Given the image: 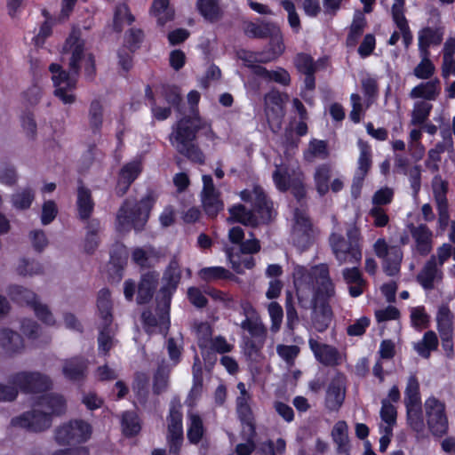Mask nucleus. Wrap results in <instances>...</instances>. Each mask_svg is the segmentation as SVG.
I'll list each match as a JSON object with an SVG mask.
<instances>
[{
	"label": "nucleus",
	"mask_w": 455,
	"mask_h": 455,
	"mask_svg": "<svg viewBox=\"0 0 455 455\" xmlns=\"http://www.w3.org/2000/svg\"><path fill=\"white\" fill-rule=\"evenodd\" d=\"M65 51L71 52L69 72L64 70L60 64L52 63L49 70L52 73L54 86V95L64 104L75 102L73 91L76 87L77 76L81 68V61L84 59V75L92 78L96 73L95 58L89 53L84 58V45L78 38H68L64 45Z\"/></svg>",
	"instance_id": "obj_1"
},
{
	"label": "nucleus",
	"mask_w": 455,
	"mask_h": 455,
	"mask_svg": "<svg viewBox=\"0 0 455 455\" xmlns=\"http://www.w3.org/2000/svg\"><path fill=\"white\" fill-rule=\"evenodd\" d=\"M206 128L212 132L196 110L194 116H185L176 122L170 141L180 155L194 163L204 164V155L195 141L198 132Z\"/></svg>",
	"instance_id": "obj_2"
},
{
	"label": "nucleus",
	"mask_w": 455,
	"mask_h": 455,
	"mask_svg": "<svg viewBox=\"0 0 455 455\" xmlns=\"http://www.w3.org/2000/svg\"><path fill=\"white\" fill-rule=\"evenodd\" d=\"M156 200L157 195L152 189L148 190L146 195L132 205L128 199H125L116 214L118 226L131 225L137 231L142 230Z\"/></svg>",
	"instance_id": "obj_3"
},
{
	"label": "nucleus",
	"mask_w": 455,
	"mask_h": 455,
	"mask_svg": "<svg viewBox=\"0 0 455 455\" xmlns=\"http://www.w3.org/2000/svg\"><path fill=\"white\" fill-rule=\"evenodd\" d=\"M272 179L279 192L285 193L290 190L298 203L305 199L307 191L304 184V173L299 167L291 169L285 164H275Z\"/></svg>",
	"instance_id": "obj_4"
},
{
	"label": "nucleus",
	"mask_w": 455,
	"mask_h": 455,
	"mask_svg": "<svg viewBox=\"0 0 455 455\" xmlns=\"http://www.w3.org/2000/svg\"><path fill=\"white\" fill-rule=\"evenodd\" d=\"M164 283L156 294V300H158V309L162 311L161 318L169 323V310L173 294L181 280V270L177 259L170 260L164 273Z\"/></svg>",
	"instance_id": "obj_5"
},
{
	"label": "nucleus",
	"mask_w": 455,
	"mask_h": 455,
	"mask_svg": "<svg viewBox=\"0 0 455 455\" xmlns=\"http://www.w3.org/2000/svg\"><path fill=\"white\" fill-rule=\"evenodd\" d=\"M242 201L251 204V211L262 224L270 223L275 218L272 200L259 185H254L252 189H243L240 192Z\"/></svg>",
	"instance_id": "obj_6"
},
{
	"label": "nucleus",
	"mask_w": 455,
	"mask_h": 455,
	"mask_svg": "<svg viewBox=\"0 0 455 455\" xmlns=\"http://www.w3.org/2000/svg\"><path fill=\"white\" fill-rule=\"evenodd\" d=\"M8 295L13 302L30 307L42 323L47 325L55 324L52 312L46 305L40 303L34 291L21 285H11L8 289Z\"/></svg>",
	"instance_id": "obj_7"
},
{
	"label": "nucleus",
	"mask_w": 455,
	"mask_h": 455,
	"mask_svg": "<svg viewBox=\"0 0 455 455\" xmlns=\"http://www.w3.org/2000/svg\"><path fill=\"white\" fill-rule=\"evenodd\" d=\"M7 380L23 394L44 393L52 386L51 379L39 371H18L11 374Z\"/></svg>",
	"instance_id": "obj_8"
},
{
	"label": "nucleus",
	"mask_w": 455,
	"mask_h": 455,
	"mask_svg": "<svg viewBox=\"0 0 455 455\" xmlns=\"http://www.w3.org/2000/svg\"><path fill=\"white\" fill-rule=\"evenodd\" d=\"M92 426L83 419L70 420L55 430V440L60 445L86 443L92 435Z\"/></svg>",
	"instance_id": "obj_9"
},
{
	"label": "nucleus",
	"mask_w": 455,
	"mask_h": 455,
	"mask_svg": "<svg viewBox=\"0 0 455 455\" xmlns=\"http://www.w3.org/2000/svg\"><path fill=\"white\" fill-rule=\"evenodd\" d=\"M425 411L427 427L435 437H443L448 433L449 423L445 411V403L435 396L425 401Z\"/></svg>",
	"instance_id": "obj_10"
},
{
	"label": "nucleus",
	"mask_w": 455,
	"mask_h": 455,
	"mask_svg": "<svg viewBox=\"0 0 455 455\" xmlns=\"http://www.w3.org/2000/svg\"><path fill=\"white\" fill-rule=\"evenodd\" d=\"M52 419L49 413L33 409L12 418L11 424L13 427H19L29 432L38 433L49 428L52 426Z\"/></svg>",
	"instance_id": "obj_11"
},
{
	"label": "nucleus",
	"mask_w": 455,
	"mask_h": 455,
	"mask_svg": "<svg viewBox=\"0 0 455 455\" xmlns=\"http://www.w3.org/2000/svg\"><path fill=\"white\" fill-rule=\"evenodd\" d=\"M329 243L339 265L347 262L360 264L362 260V249L354 248L342 235L331 233L329 237Z\"/></svg>",
	"instance_id": "obj_12"
},
{
	"label": "nucleus",
	"mask_w": 455,
	"mask_h": 455,
	"mask_svg": "<svg viewBox=\"0 0 455 455\" xmlns=\"http://www.w3.org/2000/svg\"><path fill=\"white\" fill-rule=\"evenodd\" d=\"M143 172V164L140 159H134L124 164L117 173V180L115 186V194L123 197L127 194L132 183Z\"/></svg>",
	"instance_id": "obj_13"
},
{
	"label": "nucleus",
	"mask_w": 455,
	"mask_h": 455,
	"mask_svg": "<svg viewBox=\"0 0 455 455\" xmlns=\"http://www.w3.org/2000/svg\"><path fill=\"white\" fill-rule=\"evenodd\" d=\"M407 228L414 241L412 252L427 257L433 250V232L427 224L421 223L418 226L409 223Z\"/></svg>",
	"instance_id": "obj_14"
},
{
	"label": "nucleus",
	"mask_w": 455,
	"mask_h": 455,
	"mask_svg": "<svg viewBox=\"0 0 455 455\" xmlns=\"http://www.w3.org/2000/svg\"><path fill=\"white\" fill-rule=\"evenodd\" d=\"M308 345L315 358L321 364L327 367H336L341 364V355L334 346L320 343L313 338L308 339Z\"/></svg>",
	"instance_id": "obj_15"
},
{
	"label": "nucleus",
	"mask_w": 455,
	"mask_h": 455,
	"mask_svg": "<svg viewBox=\"0 0 455 455\" xmlns=\"http://www.w3.org/2000/svg\"><path fill=\"white\" fill-rule=\"evenodd\" d=\"M238 420L243 427L241 436L245 443H238L235 446V451L237 455H251L256 450V419H248L244 416L243 419H238Z\"/></svg>",
	"instance_id": "obj_16"
},
{
	"label": "nucleus",
	"mask_w": 455,
	"mask_h": 455,
	"mask_svg": "<svg viewBox=\"0 0 455 455\" xmlns=\"http://www.w3.org/2000/svg\"><path fill=\"white\" fill-rule=\"evenodd\" d=\"M443 278L441 267L437 265L435 254H432L416 275L417 283L426 291L435 288V282Z\"/></svg>",
	"instance_id": "obj_17"
},
{
	"label": "nucleus",
	"mask_w": 455,
	"mask_h": 455,
	"mask_svg": "<svg viewBox=\"0 0 455 455\" xmlns=\"http://www.w3.org/2000/svg\"><path fill=\"white\" fill-rule=\"evenodd\" d=\"M245 66L251 73L267 82H274L283 86L291 84L290 73L283 68L278 67L275 70H268L259 64H254L249 60H245Z\"/></svg>",
	"instance_id": "obj_18"
},
{
	"label": "nucleus",
	"mask_w": 455,
	"mask_h": 455,
	"mask_svg": "<svg viewBox=\"0 0 455 455\" xmlns=\"http://www.w3.org/2000/svg\"><path fill=\"white\" fill-rule=\"evenodd\" d=\"M159 282V273L153 270L148 271L140 275L138 283V292L136 302L138 305L149 303L156 291Z\"/></svg>",
	"instance_id": "obj_19"
},
{
	"label": "nucleus",
	"mask_w": 455,
	"mask_h": 455,
	"mask_svg": "<svg viewBox=\"0 0 455 455\" xmlns=\"http://www.w3.org/2000/svg\"><path fill=\"white\" fill-rule=\"evenodd\" d=\"M405 0H394L391 7V15L394 23L401 32L403 43L405 48H408L413 40L409 22L405 17Z\"/></svg>",
	"instance_id": "obj_20"
},
{
	"label": "nucleus",
	"mask_w": 455,
	"mask_h": 455,
	"mask_svg": "<svg viewBox=\"0 0 455 455\" xmlns=\"http://www.w3.org/2000/svg\"><path fill=\"white\" fill-rule=\"evenodd\" d=\"M88 362L83 356H74L64 361L62 374L69 381L82 382L85 379Z\"/></svg>",
	"instance_id": "obj_21"
},
{
	"label": "nucleus",
	"mask_w": 455,
	"mask_h": 455,
	"mask_svg": "<svg viewBox=\"0 0 455 455\" xmlns=\"http://www.w3.org/2000/svg\"><path fill=\"white\" fill-rule=\"evenodd\" d=\"M156 315L150 308L144 309L140 315L141 323L146 333L151 334L156 327H159L160 332L166 336L171 327V309L169 310V323H167L161 318L162 311L158 309V300H156Z\"/></svg>",
	"instance_id": "obj_22"
},
{
	"label": "nucleus",
	"mask_w": 455,
	"mask_h": 455,
	"mask_svg": "<svg viewBox=\"0 0 455 455\" xmlns=\"http://www.w3.org/2000/svg\"><path fill=\"white\" fill-rule=\"evenodd\" d=\"M318 277L320 281L315 291L314 299L317 301L319 305L330 306L329 301L335 294V287L326 266L323 265L321 267Z\"/></svg>",
	"instance_id": "obj_23"
},
{
	"label": "nucleus",
	"mask_w": 455,
	"mask_h": 455,
	"mask_svg": "<svg viewBox=\"0 0 455 455\" xmlns=\"http://www.w3.org/2000/svg\"><path fill=\"white\" fill-rule=\"evenodd\" d=\"M24 347V339L20 333L9 328L0 330V348L7 356L20 354Z\"/></svg>",
	"instance_id": "obj_24"
},
{
	"label": "nucleus",
	"mask_w": 455,
	"mask_h": 455,
	"mask_svg": "<svg viewBox=\"0 0 455 455\" xmlns=\"http://www.w3.org/2000/svg\"><path fill=\"white\" fill-rule=\"evenodd\" d=\"M77 183L76 208L78 218L82 221H88L94 211L95 204L92 191L84 185L83 180L79 179Z\"/></svg>",
	"instance_id": "obj_25"
},
{
	"label": "nucleus",
	"mask_w": 455,
	"mask_h": 455,
	"mask_svg": "<svg viewBox=\"0 0 455 455\" xmlns=\"http://www.w3.org/2000/svg\"><path fill=\"white\" fill-rule=\"evenodd\" d=\"M267 39H269L267 50L258 53L259 58L257 61L259 63H267L275 60L284 52L285 46L279 26H277V30L273 31Z\"/></svg>",
	"instance_id": "obj_26"
},
{
	"label": "nucleus",
	"mask_w": 455,
	"mask_h": 455,
	"mask_svg": "<svg viewBox=\"0 0 455 455\" xmlns=\"http://www.w3.org/2000/svg\"><path fill=\"white\" fill-rule=\"evenodd\" d=\"M346 396V388L342 381L333 379L330 382L325 395V407L330 411H338Z\"/></svg>",
	"instance_id": "obj_27"
},
{
	"label": "nucleus",
	"mask_w": 455,
	"mask_h": 455,
	"mask_svg": "<svg viewBox=\"0 0 455 455\" xmlns=\"http://www.w3.org/2000/svg\"><path fill=\"white\" fill-rule=\"evenodd\" d=\"M342 275L345 282L349 284L348 291L351 297L357 298L363 293L367 281L363 278L358 267L344 268Z\"/></svg>",
	"instance_id": "obj_28"
},
{
	"label": "nucleus",
	"mask_w": 455,
	"mask_h": 455,
	"mask_svg": "<svg viewBox=\"0 0 455 455\" xmlns=\"http://www.w3.org/2000/svg\"><path fill=\"white\" fill-rule=\"evenodd\" d=\"M440 92V80L435 77L414 86L410 92V97L411 99H422L427 102L435 101L438 98Z\"/></svg>",
	"instance_id": "obj_29"
},
{
	"label": "nucleus",
	"mask_w": 455,
	"mask_h": 455,
	"mask_svg": "<svg viewBox=\"0 0 455 455\" xmlns=\"http://www.w3.org/2000/svg\"><path fill=\"white\" fill-rule=\"evenodd\" d=\"M275 22L259 20V22L249 21L245 23L243 31L246 36L251 39H267L273 31L277 30Z\"/></svg>",
	"instance_id": "obj_30"
},
{
	"label": "nucleus",
	"mask_w": 455,
	"mask_h": 455,
	"mask_svg": "<svg viewBox=\"0 0 455 455\" xmlns=\"http://www.w3.org/2000/svg\"><path fill=\"white\" fill-rule=\"evenodd\" d=\"M36 404L47 409L46 411L51 415H61L66 411V401L62 395L55 394H46L38 397Z\"/></svg>",
	"instance_id": "obj_31"
},
{
	"label": "nucleus",
	"mask_w": 455,
	"mask_h": 455,
	"mask_svg": "<svg viewBox=\"0 0 455 455\" xmlns=\"http://www.w3.org/2000/svg\"><path fill=\"white\" fill-rule=\"evenodd\" d=\"M230 223H241L244 226H256L259 221L251 210H248L243 204H236L228 209Z\"/></svg>",
	"instance_id": "obj_32"
},
{
	"label": "nucleus",
	"mask_w": 455,
	"mask_h": 455,
	"mask_svg": "<svg viewBox=\"0 0 455 455\" xmlns=\"http://www.w3.org/2000/svg\"><path fill=\"white\" fill-rule=\"evenodd\" d=\"M196 10L208 22H217L222 17V10L219 0H196Z\"/></svg>",
	"instance_id": "obj_33"
},
{
	"label": "nucleus",
	"mask_w": 455,
	"mask_h": 455,
	"mask_svg": "<svg viewBox=\"0 0 455 455\" xmlns=\"http://www.w3.org/2000/svg\"><path fill=\"white\" fill-rule=\"evenodd\" d=\"M444 27H424L418 33V42L428 47H437L443 40Z\"/></svg>",
	"instance_id": "obj_34"
},
{
	"label": "nucleus",
	"mask_w": 455,
	"mask_h": 455,
	"mask_svg": "<svg viewBox=\"0 0 455 455\" xmlns=\"http://www.w3.org/2000/svg\"><path fill=\"white\" fill-rule=\"evenodd\" d=\"M237 388L240 391V395L235 400V411L237 419L246 417L248 419L255 418L253 411L251 407L250 402L251 400V394L247 391L243 382L237 384Z\"/></svg>",
	"instance_id": "obj_35"
},
{
	"label": "nucleus",
	"mask_w": 455,
	"mask_h": 455,
	"mask_svg": "<svg viewBox=\"0 0 455 455\" xmlns=\"http://www.w3.org/2000/svg\"><path fill=\"white\" fill-rule=\"evenodd\" d=\"M150 13L157 18L159 26H164L174 19V9L170 6V0H153Z\"/></svg>",
	"instance_id": "obj_36"
},
{
	"label": "nucleus",
	"mask_w": 455,
	"mask_h": 455,
	"mask_svg": "<svg viewBox=\"0 0 455 455\" xmlns=\"http://www.w3.org/2000/svg\"><path fill=\"white\" fill-rule=\"evenodd\" d=\"M453 318L448 305L443 304L439 307L436 314V327L440 337L453 334Z\"/></svg>",
	"instance_id": "obj_37"
},
{
	"label": "nucleus",
	"mask_w": 455,
	"mask_h": 455,
	"mask_svg": "<svg viewBox=\"0 0 455 455\" xmlns=\"http://www.w3.org/2000/svg\"><path fill=\"white\" fill-rule=\"evenodd\" d=\"M135 17L130 11L126 4H119L115 7L113 16V30L116 33H121L124 30V24L132 25Z\"/></svg>",
	"instance_id": "obj_38"
},
{
	"label": "nucleus",
	"mask_w": 455,
	"mask_h": 455,
	"mask_svg": "<svg viewBox=\"0 0 455 455\" xmlns=\"http://www.w3.org/2000/svg\"><path fill=\"white\" fill-rule=\"evenodd\" d=\"M122 432L125 437H134L141 430L140 420L138 414L132 411H125L121 419Z\"/></svg>",
	"instance_id": "obj_39"
},
{
	"label": "nucleus",
	"mask_w": 455,
	"mask_h": 455,
	"mask_svg": "<svg viewBox=\"0 0 455 455\" xmlns=\"http://www.w3.org/2000/svg\"><path fill=\"white\" fill-rule=\"evenodd\" d=\"M367 26V20L363 13L358 12L355 13L353 21L350 25L347 36V45L349 47L355 46L363 36L364 28Z\"/></svg>",
	"instance_id": "obj_40"
},
{
	"label": "nucleus",
	"mask_w": 455,
	"mask_h": 455,
	"mask_svg": "<svg viewBox=\"0 0 455 455\" xmlns=\"http://www.w3.org/2000/svg\"><path fill=\"white\" fill-rule=\"evenodd\" d=\"M439 345L438 338L434 331H427L424 333L420 341L415 344V350L425 359H428L433 351L437 350Z\"/></svg>",
	"instance_id": "obj_41"
},
{
	"label": "nucleus",
	"mask_w": 455,
	"mask_h": 455,
	"mask_svg": "<svg viewBox=\"0 0 455 455\" xmlns=\"http://www.w3.org/2000/svg\"><path fill=\"white\" fill-rule=\"evenodd\" d=\"M201 280L211 283L219 280H233L235 275L224 267H205L198 271Z\"/></svg>",
	"instance_id": "obj_42"
},
{
	"label": "nucleus",
	"mask_w": 455,
	"mask_h": 455,
	"mask_svg": "<svg viewBox=\"0 0 455 455\" xmlns=\"http://www.w3.org/2000/svg\"><path fill=\"white\" fill-rule=\"evenodd\" d=\"M405 407L422 405L419 391V382L415 374L410 375L404 391Z\"/></svg>",
	"instance_id": "obj_43"
},
{
	"label": "nucleus",
	"mask_w": 455,
	"mask_h": 455,
	"mask_svg": "<svg viewBox=\"0 0 455 455\" xmlns=\"http://www.w3.org/2000/svg\"><path fill=\"white\" fill-rule=\"evenodd\" d=\"M97 308L102 321L108 320V323H113L112 301L109 289L102 288L99 291L97 297Z\"/></svg>",
	"instance_id": "obj_44"
},
{
	"label": "nucleus",
	"mask_w": 455,
	"mask_h": 455,
	"mask_svg": "<svg viewBox=\"0 0 455 455\" xmlns=\"http://www.w3.org/2000/svg\"><path fill=\"white\" fill-rule=\"evenodd\" d=\"M331 174V168L328 164H320L315 169L314 180L316 191L321 196H325L329 192Z\"/></svg>",
	"instance_id": "obj_45"
},
{
	"label": "nucleus",
	"mask_w": 455,
	"mask_h": 455,
	"mask_svg": "<svg viewBox=\"0 0 455 455\" xmlns=\"http://www.w3.org/2000/svg\"><path fill=\"white\" fill-rule=\"evenodd\" d=\"M112 323L108 320L102 321L99 335H98V350L99 354L108 356L113 347V337L111 335Z\"/></svg>",
	"instance_id": "obj_46"
},
{
	"label": "nucleus",
	"mask_w": 455,
	"mask_h": 455,
	"mask_svg": "<svg viewBox=\"0 0 455 455\" xmlns=\"http://www.w3.org/2000/svg\"><path fill=\"white\" fill-rule=\"evenodd\" d=\"M182 404L179 396H173L170 402L167 416L168 429L183 428Z\"/></svg>",
	"instance_id": "obj_47"
},
{
	"label": "nucleus",
	"mask_w": 455,
	"mask_h": 455,
	"mask_svg": "<svg viewBox=\"0 0 455 455\" xmlns=\"http://www.w3.org/2000/svg\"><path fill=\"white\" fill-rule=\"evenodd\" d=\"M103 124V107L100 100H93L90 104L89 124L94 135H100Z\"/></svg>",
	"instance_id": "obj_48"
},
{
	"label": "nucleus",
	"mask_w": 455,
	"mask_h": 455,
	"mask_svg": "<svg viewBox=\"0 0 455 455\" xmlns=\"http://www.w3.org/2000/svg\"><path fill=\"white\" fill-rule=\"evenodd\" d=\"M145 98L150 103V110L153 117L157 121H164L168 119L172 115V108L170 107H159L156 105L152 87L147 84L145 87Z\"/></svg>",
	"instance_id": "obj_49"
},
{
	"label": "nucleus",
	"mask_w": 455,
	"mask_h": 455,
	"mask_svg": "<svg viewBox=\"0 0 455 455\" xmlns=\"http://www.w3.org/2000/svg\"><path fill=\"white\" fill-rule=\"evenodd\" d=\"M204 434V427L202 418L198 414H191L188 423L187 436L193 444H197Z\"/></svg>",
	"instance_id": "obj_50"
},
{
	"label": "nucleus",
	"mask_w": 455,
	"mask_h": 455,
	"mask_svg": "<svg viewBox=\"0 0 455 455\" xmlns=\"http://www.w3.org/2000/svg\"><path fill=\"white\" fill-rule=\"evenodd\" d=\"M201 200L205 214L211 219L216 218L224 208L223 201L220 199V193L202 196Z\"/></svg>",
	"instance_id": "obj_51"
},
{
	"label": "nucleus",
	"mask_w": 455,
	"mask_h": 455,
	"mask_svg": "<svg viewBox=\"0 0 455 455\" xmlns=\"http://www.w3.org/2000/svg\"><path fill=\"white\" fill-rule=\"evenodd\" d=\"M332 320L331 306L319 305V312L312 318L313 327L317 332H324Z\"/></svg>",
	"instance_id": "obj_52"
},
{
	"label": "nucleus",
	"mask_w": 455,
	"mask_h": 455,
	"mask_svg": "<svg viewBox=\"0 0 455 455\" xmlns=\"http://www.w3.org/2000/svg\"><path fill=\"white\" fill-rule=\"evenodd\" d=\"M160 93L164 100L177 111H180L182 97L180 88L175 84H163Z\"/></svg>",
	"instance_id": "obj_53"
},
{
	"label": "nucleus",
	"mask_w": 455,
	"mask_h": 455,
	"mask_svg": "<svg viewBox=\"0 0 455 455\" xmlns=\"http://www.w3.org/2000/svg\"><path fill=\"white\" fill-rule=\"evenodd\" d=\"M362 92L365 98L367 107L373 104L379 97V83L374 76H368L361 80Z\"/></svg>",
	"instance_id": "obj_54"
},
{
	"label": "nucleus",
	"mask_w": 455,
	"mask_h": 455,
	"mask_svg": "<svg viewBox=\"0 0 455 455\" xmlns=\"http://www.w3.org/2000/svg\"><path fill=\"white\" fill-rule=\"evenodd\" d=\"M144 39L145 34L141 28H131L124 33V46L134 53L141 47Z\"/></svg>",
	"instance_id": "obj_55"
},
{
	"label": "nucleus",
	"mask_w": 455,
	"mask_h": 455,
	"mask_svg": "<svg viewBox=\"0 0 455 455\" xmlns=\"http://www.w3.org/2000/svg\"><path fill=\"white\" fill-rule=\"evenodd\" d=\"M433 105L425 100L417 101L411 112V123L412 125H423L428 119Z\"/></svg>",
	"instance_id": "obj_56"
},
{
	"label": "nucleus",
	"mask_w": 455,
	"mask_h": 455,
	"mask_svg": "<svg viewBox=\"0 0 455 455\" xmlns=\"http://www.w3.org/2000/svg\"><path fill=\"white\" fill-rule=\"evenodd\" d=\"M110 263L117 268L123 270L127 264L128 250L127 247L120 242H116L110 249Z\"/></svg>",
	"instance_id": "obj_57"
},
{
	"label": "nucleus",
	"mask_w": 455,
	"mask_h": 455,
	"mask_svg": "<svg viewBox=\"0 0 455 455\" xmlns=\"http://www.w3.org/2000/svg\"><path fill=\"white\" fill-rule=\"evenodd\" d=\"M132 389L140 403L145 404L148 398V378L145 373L135 374Z\"/></svg>",
	"instance_id": "obj_58"
},
{
	"label": "nucleus",
	"mask_w": 455,
	"mask_h": 455,
	"mask_svg": "<svg viewBox=\"0 0 455 455\" xmlns=\"http://www.w3.org/2000/svg\"><path fill=\"white\" fill-rule=\"evenodd\" d=\"M35 200V191L31 188H25L12 196V206L17 210L30 208Z\"/></svg>",
	"instance_id": "obj_59"
},
{
	"label": "nucleus",
	"mask_w": 455,
	"mask_h": 455,
	"mask_svg": "<svg viewBox=\"0 0 455 455\" xmlns=\"http://www.w3.org/2000/svg\"><path fill=\"white\" fill-rule=\"evenodd\" d=\"M241 328L247 331L250 338H266L267 329L260 321V318L244 319L240 324Z\"/></svg>",
	"instance_id": "obj_60"
},
{
	"label": "nucleus",
	"mask_w": 455,
	"mask_h": 455,
	"mask_svg": "<svg viewBox=\"0 0 455 455\" xmlns=\"http://www.w3.org/2000/svg\"><path fill=\"white\" fill-rule=\"evenodd\" d=\"M294 67L300 74L316 72L317 67L313 57L305 52L297 53L293 60Z\"/></svg>",
	"instance_id": "obj_61"
},
{
	"label": "nucleus",
	"mask_w": 455,
	"mask_h": 455,
	"mask_svg": "<svg viewBox=\"0 0 455 455\" xmlns=\"http://www.w3.org/2000/svg\"><path fill=\"white\" fill-rule=\"evenodd\" d=\"M406 417L409 426L416 432L423 430L424 419L422 405L406 407Z\"/></svg>",
	"instance_id": "obj_62"
},
{
	"label": "nucleus",
	"mask_w": 455,
	"mask_h": 455,
	"mask_svg": "<svg viewBox=\"0 0 455 455\" xmlns=\"http://www.w3.org/2000/svg\"><path fill=\"white\" fill-rule=\"evenodd\" d=\"M266 338H249L243 337V349L246 356L252 358L259 356L264 347Z\"/></svg>",
	"instance_id": "obj_63"
},
{
	"label": "nucleus",
	"mask_w": 455,
	"mask_h": 455,
	"mask_svg": "<svg viewBox=\"0 0 455 455\" xmlns=\"http://www.w3.org/2000/svg\"><path fill=\"white\" fill-rule=\"evenodd\" d=\"M286 451V442L283 438H278L275 443L272 440L263 442L259 446L262 455H283Z\"/></svg>",
	"instance_id": "obj_64"
}]
</instances>
